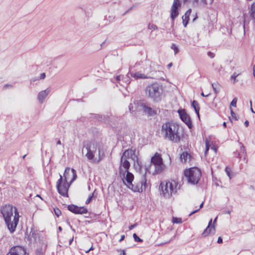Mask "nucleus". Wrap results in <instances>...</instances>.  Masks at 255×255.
I'll use <instances>...</instances> for the list:
<instances>
[{"label": "nucleus", "mask_w": 255, "mask_h": 255, "mask_svg": "<svg viewBox=\"0 0 255 255\" xmlns=\"http://www.w3.org/2000/svg\"><path fill=\"white\" fill-rule=\"evenodd\" d=\"M250 104H251V111H252L253 113H255V112H254V110H253V108H252V101H250Z\"/></svg>", "instance_id": "e2e57ef3"}, {"label": "nucleus", "mask_w": 255, "mask_h": 255, "mask_svg": "<svg viewBox=\"0 0 255 255\" xmlns=\"http://www.w3.org/2000/svg\"><path fill=\"white\" fill-rule=\"evenodd\" d=\"M175 183L166 182L164 187L162 186V193L165 197H169L174 192H176V189L174 188Z\"/></svg>", "instance_id": "f8f14e48"}, {"label": "nucleus", "mask_w": 255, "mask_h": 255, "mask_svg": "<svg viewBox=\"0 0 255 255\" xmlns=\"http://www.w3.org/2000/svg\"><path fill=\"white\" fill-rule=\"evenodd\" d=\"M237 99L236 98H235L232 101L230 105H231V106H232L233 107H236V105H237Z\"/></svg>", "instance_id": "a19ab883"}, {"label": "nucleus", "mask_w": 255, "mask_h": 255, "mask_svg": "<svg viewBox=\"0 0 255 255\" xmlns=\"http://www.w3.org/2000/svg\"><path fill=\"white\" fill-rule=\"evenodd\" d=\"M94 250V248L93 246H92L89 250L88 251H91Z\"/></svg>", "instance_id": "338daca9"}, {"label": "nucleus", "mask_w": 255, "mask_h": 255, "mask_svg": "<svg viewBox=\"0 0 255 255\" xmlns=\"http://www.w3.org/2000/svg\"><path fill=\"white\" fill-rule=\"evenodd\" d=\"M137 4H133L132 6H131L128 10H127L126 12H125L123 14V15H125L126 14H127V13H128V12H129L130 10H131L132 9H133L134 8L136 7L137 6Z\"/></svg>", "instance_id": "ea45409f"}, {"label": "nucleus", "mask_w": 255, "mask_h": 255, "mask_svg": "<svg viewBox=\"0 0 255 255\" xmlns=\"http://www.w3.org/2000/svg\"><path fill=\"white\" fill-rule=\"evenodd\" d=\"M45 73H42L40 74V79H44L45 78Z\"/></svg>", "instance_id": "09e8293b"}, {"label": "nucleus", "mask_w": 255, "mask_h": 255, "mask_svg": "<svg viewBox=\"0 0 255 255\" xmlns=\"http://www.w3.org/2000/svg\"><path fill=\"white\" fill-rule=\"evenodd\" d=\"M36 255H43V253L40 251L37 250L36 251Z\"/></svg>", "instance_id": "3c124183"}, {"label": "nucleus", "mask_w": 255, "mask_h": 255, "mask_svg": "<svg viewBox=\"0 0 255 255\" xmlns=\"http://www.w3.org/2000/svg\"><path fill=\"white\" fill-rule=\"evenodd\" d=\"M172 222L174 224H180L182 223V219L180 218L172 217Z\"/></svg>", "instance_id": "c756f323"}, {"label": "nucleus", "mask_w": 255, "mask_h": 255, "mask_svg": "<svg viewBox=\"0 0 255 255\" xmlns=\"http://www.w3.org/2000/svg\"><path fill=\"white\" fill-rule=\"evenodd\" d=\"M217 243L218 244H221L223 243V240H222V238L221 237H219L218 239V241H217Z\"/></svg>", "instance_id": "603ef678"}, {"label": "nucleus", "mask_w": 255, "mask_h": 255, "mask_svg": "<svg viewBox=\"0 0 255 255\" xmlns=\"http://www.w3.org/2000/svg\"><path fill=\"white\" fill-rule=\"evenodd\" d=\"M53 210H54V213H55V215L57 217H59L61 215V212L60 209H59L57 208H55L53 209Z\"/></svg>", "instance_id": "72a5a7b5"}, {"label": "nucleus", "mask_w": 255, "mask_h": 255, "mask_svg": "<svg viewBox=\"0 0 255 255\" xmlns=\"http://www.w3.org/2000/svg\"><path fill=\"white\" fill-rule=\"evenodd\" d=\"M69 211L75 214H84L88 212V209L84 207H79L73 204L69 205L67 207Z\"/></svg>", "instance_id": "4468645a"}, {"label": "nucleus", "mask_w": 255, "mask_h": 255, "mask_svg": "<svg viewBox=\"0 0 255 255\" xmlns=\"http://www.w3.org/2000/svg\"><path fill=\"white\" fill-rule=\"evenodd\" d=\"M50 92V90L48 89L40 92L37 96L38 101L41 103H43L44 100L48 96Z\"/></svg>", "instance_id": "6ab92c4d"}, {"label": "nucleus", "mask_w": 255, "mask_h": 255, "mask_svg": "<svg viewBox=\"0 0 255 255\" xmlns=\"http://www.w3.org/2000/svg\"><path fill=\"white\" fill-rule=\"evenodd\" d=\"M212 86L213 89L214 93L215 94L218 93L220 90V88H221L220 85L217 82V83L212 84Z\"/></svg>", "instance_id": "393cba45"}, {"label": "nucleus", "mask_w": 255, "mask_h": 255, "mask_svg": "<svg viewBox=\"0 0 255 255\" xmlns=\"http://www.w3.org/2000/svg\"><path fill=\"white\" fill-rule=\"evenodd\" d=\"M201 95L202 96H203V97H208V96H209V94L205 95V94H204V93H203V92H202V93H201Z\"/></svg>", "instance_id": "4d7b16f0"}, {"label": "nucleus", "mask_w": 255, "mask_h": 255, "mask_svg": "<svg viewBox=\"0 0 255 255\" xmlns=\"http://www.w3.org/2000/svg\"><path fill=\"white\" fill-rule=\"evenodd\" d=\"M137 226V224L136 223H135L134 224H132V225H131L130 226H129L128 228H129V230H131L132 229H133L134 228H135L136 226Z\"/></svg>", "instance_id": "de8ad7c7"}, {"label": "nucleus", "mask_w": 255, "mask_h": 255, "mask_svg": "<svg viewBox=\"0 0 255 255\" xmlns=\"http://www.w3.org/2000/svg\"><path fill=\"white\" fill-rule=\"evenodd\" d=\"M163 89L162 85L157 82L149 85L145 89V94L155 102L161 101Z\"/></svg>", "instance_id": "7ed1b4c3"}, {"label": "nucleus", "mask_w": 255, "mask_h": 255, "mask_svg": "<svg viewBox=\"0 0 255 255\" xmlns=\"http://www.w3.org/2000/svg\"><path fill=\"white\" fill-rule=\"evenodd\" d=\"M135 152V149L132 150V149H130V150L127 149L123 152L121 158V165H122L126 170L123 171L121 167H120L119 172L121 177L123 176V177H125V175L126 171H128V170L130 167L129 162L128 160L127 159H125V157H126V154L127 153L128 155L130 152V157H132V156L134 155Z\"/></svg>", "instance_id": "39448f33"}, {"label": "nucleus", "mask_w": 255, "mask_h": 255, "mask_svg": "<svg viewBox=\"0 0 255 255\" xmlns=\"http://www.w3.org/2000/svg\"><path fill=\"white\" fill-rule=\"evenodd\" d=\"M151 163L155 165V173H159L161 172L163 169V161L160 154L156 153L151 158Z\"/></svg>", "instance_id": "1a4fd4ad"}, {"label": "nucleus", "mask_w": 255, "mask_h": 255, "mask_svg": "<svg viewBox=\"0 0 255 255\" xmlns=\"http://www.w3.org/2000/svg\"><path fill=\"white\" fill-rule=\"evenodd\" d=\"M191 106L194 109L198 118L200 119L199 111L200 108L198 102L197 101L193 100L191 103Z\"/></svg>", "instance_id": "4be33fe9"}, {"label": "nucleus", "mask_w": 255, "mask_h": 255, "mask_svg": "<svg viewBox=\"0 0 255 255\" xmlns=\"http://www.w3.org/2000/svg\"><path fill=\"white\" fill-rule=\"evenodd\" d=\"M182 20H183V24L184 26V27H186L187 26V24L188 23L189 20H186L185 19H184L183 16H182Z\"/></svg>", "instance_id": "a18cd8bd"}, {"label": "nucleus", "mask_w": 255, "mask_h": 255, "mask_svg": "<svg viewBox=\"0 0 255 255\" xmlns=\"http://www.w3.org/2000/svg\"><path fill=\"white\" fill-rule=\"evenodd\" d=\"M171 48L174 50L175 54H177L179 51L178 47L175 44L171 45Z\"/></svg>", "instance_id": "f704fd0d"}, {"label": "nucleus", "mask_w": 255, "mask_h": 255, "mask_svg": "<svg viewBox=\"0 0 255 255\" xmlns=\"http://www.w3.org/2000/svg\"><path fill=\"white\" fill-rule=\"evenodd\" d=\"M0 212L8 230L10 233H14L19 218L17 208L10 205H5L1 208Z\"/></svg>", "instance_id": "f257e3e1"}, {"label": "nucleus", "mask_w": 255, "mask_h": 255, "mask_svg": "<svg viewBox=\"0 0 255 255\" xmlns=\"http://www.w3.org/2000/svg\"><path fill=\"white\" fill-rule=\"evenodd\" d=\"M154 65V63L149 60H146L144 61L143 71L146 75H151V78H152L153 73L156 71Z\"/></svg>", "instance_id": "9b49d317"}, {"label": "nucleus", "mask_w": 255, "mask_h": 255, "mask_svg": "<svg viewBox=\"0 0 255 255\" xmlns=\"http://www.w3.org/2000/svg\"><path fill=\"white\" fill-rule=\"evenodd\" d=\"M146 179V172L140 175V180L138 182L135 183L131 185L129 189L134 192H142L145 190L147 186Z\"/></svg>", "instance_id": "6e6552de"}, {"label": "nucleus", "mask_w": 255, "mask_h": 255, "mask_svg": "<svg viewBox=\"0 0 255 255\" xmlns=\"http://www.w3.org/2000/svg\"><path fill=\"white\" fill-rule=\"evenodd\" d=\"M12 87V86L11 85L5 84V85H4L3 88L4 89H6V88H11Z\"/></svg>", "instance_id": "8fccbe9b"}, {"label": "nucleus", "mask_w": 255, "mask_h": 255, "mask_svg": "<svg viewBox=\"0 0 255 255\" xmlns=\"http://www.w3.org/2000/svg\"><path fill=\"white\" fill-rule=\"evenodd\" d=\"M57 144H59V145L61 144V142L60 140L58 139V140H57Z\"/></svg>", "instance_id": "0e129e2a"}, {"label": "nucleus", "mask_w": 255, "mask_h": 255, "mask_svg": "<svg viewBox=\"0 0 255 255\" xmlns=\"http://www.w3.org/2000/svg\"><path fill=\"white\" fill-rule=\"evenodd\" d=\"M205 144H206V150H205V154L208 151L209 148H210V143H209V141H208V140L207 139H206L205 140Z\"/></svg>", "instance_id": "e433bc0d"}, {"label": "nucleus", "mask_w": 255, "mask_h": 255, "mask_svg": "<svg viewBox=\"0 0 255 255\" xmlns=\"http://www.w3.org/2000/svg\"><path fill=\"white\" fill-rule=\"evenodd\" d=\"M128 74L129 73H128L125 77L123 76H122V83L125 85V87L130 82V77H129Z\"/></svg>", "instance_id": "b1692460"}, {"label": "nucleus", "mask_w": 255, "mask_h": 255, "mask_svg": "<svg viewBox=\"0 0 255 255\" xmlns=\"http://www.w3.org/2000/svg\"><path fill=\"white\" fill-rule=\"evenodd\" d=\"M184 176L189 183L197 184L201 176V171L197 167H192L184 171Z\"/></svg>", "instance_id": "20e7f679"}, {"label": "nucleus", "mask_w": 255, "mask_h": 255, "mask_svg": "<svg viewBox=\"0 0 255 255\" xmlns=\"http://www.w3.org/2000/svg\"><path fill=\"white\" fill-rule=\"evenodd\" d=\"M122 76L121 75L117 76L116 77V81L117 83L119 84L121 86L123 87H125V85H124L123 84H122L121 82L122 81Z\"/></svg>", "instance_id": "7c9ffc66"}, {"label": "nucleus", "mask_w": 255, "mask_h": 255, "mask_svg": "<svg viewBox=\"0 0 255 255\" xmlns=\"http://www.w3.org/2000/svg\"><path fill=\"white\" fill-rule=\"evenodd\" d=\"M180 119L184 122L188 127L191 129L193 128V125L190 116L187 114L186 111L184 109H180L177 111Z\"/></svg>", "instance_id": "9d476101"}, {"label": "nucleus", "mask_w": 255, "mask_h": 255, "mask_svg": "<svg viewBox=\"0 0 255 255\" xmlns=\"http://www.w3.org/2000/svg\"><path fill=\"white\" fill-rule=\"evenodd\" d=\"M190 154H188L187 152H183L180 155V158L182 161L186 162L187 161V158L190 157Z\"/></svg>", "instance_id": "a878e982"}, {"label": "nucleus", "mask_w": 255, "mask_h": 255, "mask_svg": "<svg viewBox=\"0 0 255 255\" xmlns=\"http://www.w3.org/2000/svg\"><path fill=\"white\" fill-rule=\"evenodd\" d=\"M129 156H130V153H129L128 155L127 153L126 157H125V159H128V158Z\"/></svg>", "instance_id": "bf43d9fd"}, {"label": "nucleus", "mask_w": 255, "mask_h": 255, "mask_svg": "<svg viewBox=\"0 0 255 255\" xmlns=\"http://www.w3.org/2000/svg\"><path fill=\"white\" fill-rule=\"evenodd\" d=\"M223 126L224 128H226L227 127V123L226 122H224L223 124Z\"/></svg>", "instance_id": "69168bd1"}, {"label": "nucleus", "mask_w": 255, "mask_h": 255, "mask_svg": "<svg viewBox=\"0 0 255 255\" xmlns=\"http://www.w3.org/2000/svg\"><path fill=\"white\" fill-rule=\"evenodd\" d=\"M172 66V63H169L168 65H167V67L168 68H169L170 67H171V66Z\"/></svg>", "instance_id": "052dcab7"}, {"label": "nucleus", "mask_w": 255, "mask_h": 255, "mask_svg": "<svg viewBox=\"0 0 255 255\" xmlns=\"http://www.w3.org/2000/svg\"><path fill=\"white\" fill-rule=\"evenodd\" d=\"M203 205H204V202H202V203L200 204V206H199V208L198 209H196L193 211H192V212H191L189 214V216H191L192 215L197 213V212H198L200 209H201L203 206Z\"/></svg>", "instance_id": "c9c22d12"}, {"label": "nucleus", "mask_w": 255, "mask_h": 255, "mask_svg": "<svg viewBox=\"0 0 255 255\" xmlns=\"http://www.w3.org/2000/svg\"><path fill=\"white\" fill-rule=\"evenodd\" d=\"M131 76L136 79H147L151 78V75H146L145 73L142 74L139 72H136L134 74L130 73Z\"/></svg>", "instance_id": "aec40b11"}, {"label": "nucleus", "mask_w": 255, "mask_h": 255, "mask_svg": "<svg viewBox=\"0 0 255 255\" xmlns=\"http://www.w3.org/2000/svg\"><path fill=\"white\" fill-rule=\"evenodd\" d=\"M179 0H174L171 8L170 17L172 20L173 23L176 17L179 15L178 8L180 6Z\"/></svg>", "instance_id": "2eb2a0df"}, {"label": "nucleus", "mask_w": 255, "mask_h": 255, "mask_svg": "<svg viewBox=\"0 0 255 255\" xmlns=\"http://www.w3.org/2000/svg\"><path fill=\"white\" fill-rule=\"evenodd\" d=\"M179 129V127L177 124L168 122L162 125L161 134L164 139L178 143L181 139Z\"/></svg>", "instance_id": "f03ea898"}, {"label": "nucleus", "mask_w": 255, "mask_h": 255, "mask_svg": "<svg viewBox=\"0 0 255 255\" xmlns=\"http://www.w3.org/2000/svg\"><path fill=\"white\" fill-rule=\"evenodd\" d=\"M70 176H72V178L70 181V184L76 180L77 178L76 171L73 168L70 169L69 167H66L64 173V180L67 181L68 179Z\"/></svg>", "instance_id": "dca6fc26"}, {"label": "nucleus", "mask_w": 255, "mask_h": 255, "mask_svg": "<svg viewBox=\"0 0 255 255\" xmlns=\"http://www.w3.org/2000/svg\"><path fill=\"white\" fill-rule=\"evenodd\" d=\"M225 172L229 178L231 179L232 178V176L231 175V169L228 167H226L225 168Z\"/></svg>", "instance_id": "2f4dec72"}, {"label": "nucleus", "mask_w": 255, "mask_h": 255, "mask_svg": "<svg viewBox=\"0 0 255 255\" xmlns=\"http://www.w3.org/2000/svg\"><path fill=\"white\" fill-rule=\"evenodd\" d=\"M148 29H153V30H157L158 29V27L154 24L149 23L148 26Z\"/></svg>", "instance_id": "4c0bfd02"}, {"label": "nucleus", "mask_w": 255, "mask_h": 255, "mask_svg": "<svg viewBox=\"0 0 255 255\" xmlns=\"http://www.w3.org/2000/svg\"><path fill=\"white\" fill-rule=\"evenodd\" d=\"M244 124H245V126L246 127H248V126H249V121H246L245 122Z\"/></svg>", "instance_id": "6e6d98bb"}, {"label": "nucleus", "mask_w": 255, "mask_h": 255, "mask_svg": "<svg viewBox=\"0 0 255 255\" xmlns=\"http://www.w3.org/2000/svg\"><path fill=\"white\" fill-rule=\"evenodd\" d=\"M120 255H126V253L125 252V250H122V253Z\"/></svg>", "instance_id": "13d9d810"}, {"label": "nucleus", "mask_w": 255, "mask_h": 255, "mask_svg": "<svg viewBox=\"0 0 255 255\" xmlns=\"http://www.w3.org/2000/svg\"><path fill=\"white\" fill-rule=\"evenodd\" d=\"M230 110H231V116H232V118H234L235 120H238V118H239L238 116H237L236 113L235 112H234V111H233L232 108H230Z\"/></svg>", "instance_id": "58836bf2"}, {"label": "nucleus", "mask_w": 255, "mask_h": 255, "mask_svg": "<svg viewBox=\"0 0 255 255\" xmlns=\"http://www.w3.org/2000/svg\"><path fill=\"white\" fill-rule=\"evenodd\" d=\"M70 183L67 181H63L62 176L60 175V178L56 183V188L58 193L64 197H68V189L70 187Z\"/></svg>", "instance_id": "0eeeda50"}, {"label": "nucleus", "mask_w": 255, "mask_h": 255, "mask_svg": "<svg viewBox=\"0 0 255 255\" xmlns=\"http://www.w3.org/2000/svg\"><path fill=\"white\" fill-rule=\"evenodd\" d=\"M143 112L148 116H154L157 115L156 111L150 107L147 103H140L139 105Z\"/></svg>", "instance_id": "ddd939ff"}, {"label": "nucleus", "mask_w": 255, "mask_h": 255, "mask_svg": "<svg viewBox=\"0 0 255 255\" xmlns=\"http://www.w3.org/2000/svg\"><path fill=\"white\" fill-rule=\"evenodd\" d=\"M39 235L36 231L31 229L29 235L28 236L29 240L30 242H35L38 238Z\"/></svg>", "instance_id": "412c9836"}, {"label": "nucleus", "mask_w": 255, "mask_h": 255, "mask_svg": "<svg viewBox=\"0 0 255 255\" xmlns=\"http://www.w3.org/2000/svg\"><path fill=\"white\" fill-rule=\"evenodd\" d=\"M217 219V217L216 218H215V219H214V220L213 221V224L212 226H211V224H212V220L211 219L209 221L207 227L205 229V230L204 231V232L202 233V235L204 237L207 236L210 233L212 234H215V227L214 225H215V223L216 222Z\"/></svg>", "instance_id": "f3484780"}, {"label": "nucleus", "mask_w": 255, "mask_h": 255, "mask_svg": "<svg viewBox=\"0 0 255 255\" xmlns=\"http://www.w3.org/2000/svg\"><path fill=\"white\" fill-rule=\"evenodd\" d=\"M125 235H122L121 236V239L119 240V242H121L122 241H123L125 239Z\"/></svg>", "instance_id": "864d4df0"}, {"label": "nucleus", "mask_w": 255, "mask_h": 255, "mask_svg": "<svg viewBox=\"0 0 255 255\" xmlns=\"http://www.w3.org/2000/svg\"><path fill=\"white\" fill-rule=\"evenodd\" d=\"M249 9L250 16L255 22V1L251 4Z\"/></svg>", "instance_id": "5701e85b"}, {"label": "nucleus", "mask_w": 255, "mask_h": 255, "mask_svg": "<svg viewBox=\"0 0 255 255\" xmlns=\"http://www.w3.org/2000/svg\"><path fill=\"white\" fill-rule=\"evenodd\" d=\"M73 241V238H72L71 239H70L69 240V245H71Z\"/></svg>", "instance_id": "680f3d73"}, {"label": "nucleus", "mask_w": 255, "mask_h": 255, "mask_svg": "<svg viewBox=\"0 0 255 255\" xmlns=\"http://www.w3.org/2000/svg\"><path fill=\"white\" fill-rule=\"evenodd\" d=\"M83 148H85L87 150L86 157L90 160H94L95 153L97 150V144L92 141H84L83 143Z\"/></svg>", "instance_id": "423d86ee"}, {"label": "nucleus", "mask_w": 255, "mask_h": 255, "mask_svg": "<svg viewBox=\"0 0 255 255\" xmlns=\"http://www.w3.org/2000/svg\"><path fill=\"white\" fill-rule=\"evenodd\" d=\"M240 75V73H237L234 72L231 76V79L233 81V83L235 84L238 80H236V78Z\"/></svg>", "instance_id": "bb28decb"}, {"label": "nucleus", "mask_w": 255, "mask_h": 255, "mask_svg": "<svg viewBox=\"0 0 255 255\" xmlns=\"http://www.w3.org/2000/svg\"><path fill=\"white\" fill-rule=\"evenodd\" d=\"M98 156H99V160L98 161H100L103 159V158L104 156V153L102 151V150L98 148Z\"/></svg>", "instance_id": "c85d7f7f"}, {"label": "nucleus", "mask_w": 255, "mask_h": 255, "mask_svg": "<svg viewBox=\"0 0 255 255\" xmlns=\"http://www.w3.org/2000/svg\"><path fill=\"white\" fill-rule=\"evenodd\" d=\"M127 174L126 177H123V176L121 177L124 183L127 185L128 188H130L132 185V181L134 179L133 175L129 171H126Z\"/></svg>", "instance_id": "a211bd4d"}, {"label": "nucleus", "mask_w": 255, "mask_h": 255, "mask_svg": "<svg viewBox=\"0 0 255 255\" xmlns=\"http://www.w3.org/2000/svg\"><path fill=\"white\" fill-rule=\"evenodd\" d=\"M132 105L131 104H130L128 106V108L130 112H131V109H132Z\"/></svg>", "instance_id": "5fc2aeb1"}, {"label": "nucleus", "mask_w": 255, "mask_h": 255, "mask_svg": "<svg viewBox=\"0 0 255 255\" xmlns=\"http://www.w3.org/2000/svg\"><path fill=\"white\" fill-rule=\"evenodd\" d=\"M207 55L209 57H210L211 58H213L215 57V54L211 51H208L207 53Z\"/></svg>", "instance_id": "c03bdc74"}, {"label": "nucleus", "mask_w": 255, "mask_h": 255, "mask_svg": "<svg viewBox=\"0 0 255 255\" xmlns=\"http://www.w3.org/2000/svg\"><path fill=\"white\" fill-rule=\"evenodd\" d=\"M198 0H183V2L185 3L193 1L194 2H197Z\"/></svg>", "instance_id": "49530a36"}, {"label": "nucleus", "mask_w": 255, "mask_h": 255, "mask_svg": "<svg viewBox=\"0 0 255 255\" xmlns=\"http://www.w3.org/2000/svg\"><path fill=\"white\" fill-rule=\"evenodd\" d=\"M191 13V9H189L185 13L184 15H183L184 19L186 20H189V16Z\"/></svg>", "instance_id": "cd10ccee"}, {"label": "nucleus", "mask_w": 255, "mask_h": 255, "mask_svg": "<svg viewBox=\"0 0 255 255\" xmlns=\"http://www.w3.org/2000/svg\"><path fill=\"white\" fill-rule=\"evenodd\" d=\"M93 194H94L92 193L89 195V196L88 197V199H87V200L86 201V204H88L90 203V202H91V201L92 200V199L93 198Z\"/></svg>", "instance_id": "79ce46f5"}, {"label": "nucleus", "mask_w": 255, "mask_h": 255, "mask_svg": "<svg viewBox=\"0 0 255 255\" xmlns=\"http://www.w3.org/2000/svg\"><path fill=\"white\" fill-rule=\"evenodd\" d=\"M58 230H59L60 231H62V227H60V226H59V227H58Z\"/></svg>", "instance_id": "774afa93"}, {"label": "nucleus", "mask_w": 255, "mask_h": 255, "mask_svg": "<svg viewBox=\"0 0 255 255\" xmlns=\"http://www.w3.org/2000/svg\"><path fill=\"white\" fill-rule=\"evenodd\" d=\"M214 0H201V1L205 4H211Z\"/></svg>", "instance_id": "37998d69"}, {"label": "nucleus", "mask_w": 255, "mask_h": 255, "mask_svg": "<svg viewBox=\"0 0 255 255\" xmlns=\"http://www.w3.org/2000/svg\"><path fill=\"white\" fill-rule=\"evenodd\" d=\"M133 237L134 241L136 242L141 243L143 241V240L141 239L135 233L133 234Z\"/></svg>", "instance_id": "473e14b6"}]
</instances>
